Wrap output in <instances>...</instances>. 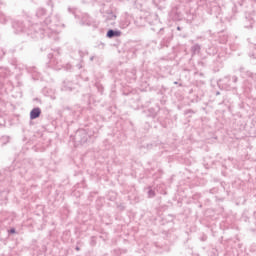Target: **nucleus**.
Here are the masks:
<instances>
[{"label": "nucleus", "mask_w": 256, "mask_h": 256, "mask_svg": "<svg viewBox=\"0 0 256 256\" xmlns=\"http://www.w3.org/2000/svg\"><path fill=\"white\" fill-rule=\"evenodd\" d=\"M61 27H65V24L61 23V16L56 14L46 18L40 25H33L31 29H33L35 33H38L40 37L45 34L48 35V37H51V33H60Z\"/></svg>", "instance_id": "f257e3e1"}, {"label": "nucleus", "mask_w": 256, "mask_h": 256, "mask_svg": "<svg viewBox=\"0 0 256 256\" xmlns=\"http://www.w3.org/2000/svg\"><path fill=\"white\" fill-rule=\"evenodd\" d=\"M74 141L76 143H80V145H85L89 141V135L87 134V131L84 129L77 130Z\"/></svg>", "instance_id": "f03ea898"}, {"label": "nucleus", "mask_w": 256, "mask_h": 256, "mask_svg": "<svg viewBox=\"0 0 256 256\" xmlns=\"http://www.w3.org/2000/svg\"><path fill=\"white\" fill-rule=\"evenodd\" d=\"M12 27L13 29H15L16 33H25V31H27V28L25 27V24H23V21H14Z\"/></svg>", "instance_id": "7ed1b4c3"}, {"label": "nucleus", "mask_w": 256, "mask_h": 256, "mask_svg": "<svg viewBox=\"0 0 256 256\" xmlns=\"http://www.w3.org/2000/svg\"><path fill=\"white\" fill-rule=\"evenodd\" d=\"M181 17H182L181 12H179L177 7L171 10L170 19H172V21H181Z\"/></svg>", "instance_id": "20e7f679"}, {"label": "nucleus", "mask_w": 256, "mask_h": 256, "mask_svg": "<svg viewBox=\"0 0 256 256\" xmlns=\"http://www.w3.org/2000/svg\"><path fill=\"white\" fill-rule=\"evenodd\" d=\"M80 23L82 25H87L88 27H91V25H93L95 21L88 14H84L82 15Z\"/></svg>", "instance_id": "39448f33"}, {"label": "nucleus", "mask_w": 256, "mask_h": 256, "mask_svg": "<svg viewBox=\"0 0 256 256\" xmlns=\"http://www.w3.org/2000/svg\"><path fill=\"white\" fill-rule=\"evenodd\" d=\"M39 117H41V108L39 107L33 108L30 111V119L35 120V119H39Z\"/></svg>", "instance_id": "423d86ee"}, {"label": "nucleus", "mask_w": 256, "mask_h": 256, "mask_svg": "<svg viewBox=\"0 0 256 256\" xmlns=\"http://www.w3.org/2000/svg\"><path fill=\"white\" fill-rule=\"evenodd\" d=\"M108 39H114V37H121V30L109 29L106 33Z\"/></svg>", "instance_id": "0eeeda50"}, {"label": "nucleus", "mask_w": 256, "mask_h": 256, "mask_svg": "<svg viewBox=\"0 0 256 256\" xmlns=\"http://www.w3.org/2000/svg\"><path fill=\"white\" fill-rule=\"evenodd\" d=\"M104 17L106 21H115V19H117V15H115L111 10H108L106 12V15H104Z\"/></svg>", "instance_id": "6e6552de"}, {"label": "nucleus", "mask_w": 256, "mask_h": 256, "mask_svg": "<svg viewBox=\"0 0 256 256\" xmlns=\"http://www.w3.org/2000/svg\"><path fill=\"white\" fill-rule=\"evenodd\" d=\"M191 53L192 55H199V53H201V45L199 44H194L191 47Z\"/></svg>", "instance_id": "1a4fd4ad"}, {"label": "nucleus", "mask_w": 256, "mask_h": 256, "mask_svg": "<svg viewBox=\"0 0 256 256\" xmlns=\"http://www.w3.org/2000/svg\"><path fill=\"white\" fill-rule=\"evenodd\" d=\"M46 13H47V10H45V8H39L36 11V17H38V19H41V17H45Z\"/></svg>", "instance_id": "9d476101"}, {"label": "nucleus", "mask_w": 256, "mask_h": 256, "mask_svg": "<svg viewBox=\"0 0 256 256\" xmlns=\"http://www.w3.org/2000/svg\"><path fill=\"white\" fill-rule=\"evenodd\" d=\"M7 21H9V18H7V16H5V14L0 12V23L5 24Z\"/></svg>", "instance_id": "9b49d317"}, {"label": "nucleus", "mask_w": 256, "mask_h": 256, "mask_svg": "<svg viewBox=\"0 0 256 256\" xmlns=\"http://www.w3.org/2000/svg\"><path fill=\"white\" fill-rule=\"evenodd\" d=\"M246 75H247V77H250L251 79L256 81V74L255 73H253L251 71H246Z\"/></svg>", "instance_id": "f8f14e48"}, {"label": "nucleus", "mask_w": 256, "mask_h": 256, "mask_svg": "<svg viewBox=\"0 0 256 256\" xmlns=\"http://www.w3.org/2000/svg\"><path fill=\"white\" fill-rule=\"evenodd\" d=\"M7 74V68L0 67V77H5Z\"/></svg>", "instance_id": "ddd939ff"}, {"label": "nucleus", "mask_w": 256, "mask_h": 256, "mask_svg": "<svg viewBox=\"0 0 256 256\" xmlns=\"http://www.w3.org/2000/svg\"><path fill=\"white\" fill-rule=\"evenodd\" d=\"M148 197L150 199H152V197H155V190L153 189L148 190Z\"/></svg>", "instance_id": "4468645a"}, {"label": "nucleus", "mask_w": 256, "mask_h": 256, "mask_svg": "<svg viewBox=\"0 0 256 256\" xmlns=\"http://www.w3.org/2000/svg\"><path fill=\"white\" fill-rule=\"evenodd\" d=\"M253 23H255V21L254 20H250V25L249 26H245L246 27V29H253Z\"/></svg>", "instance_id": "2eb2a0df"}, {"label": "nucleus", "mask_w": 256, "mask_h": 256, "mask_svg": "<svg viewBox=\"0 0 256 256\" xmlns=\"http://www.w3.org/2000/svg\"><path fill=\"white\" fill-rule=\"evenodd\" d=\"M28 73H37V68L33 67L28 69Z\"/></svg>", "instance_id": "dca6fc26"}, {"label": "nucleus", "mask_w": 256, "mask_h": 256, "mask_svg": "<svg viewBox=\"0 0 256 256\" xmlns=\"http://www.w3.org/2000/svg\"><path fill=\"white\" fill-rule=\"evenodd\" d=\"M8 233H10L11 235L17 233V231L15 230V228H11Z\"/></svg>", "instance_id": "f3484780"}, {"label": "nucleus", "mask_w": 256, "mask_h": 256, "mask_svg": "<svg viewBox=\"0 0 256 256\" xmlns=\"http://www.w3.org/2000/svg\"><path fill=\"white\" fill-rule=\"evenodd\" d=\"M5 55V52L3 49L0 48V59H3V56Z\"/></svg>", "instance_id": "a211bd4d"}, {"label": "nucleus", "mask_w": 256, "mask_h": 256, "mask_svg": "<svg viewBox=\"0 0 256 256\" xmlns=\"http://www.w3.org/2000/svg\"><path fill=\"white\" fill-rule=\"evenodd\" d=\"M238 80H239V78H237V76H232L233 83H237Z\"/></svg>", "instance_id": "6ab92c4d"}, {"label": "nucleus", "mask_w": 256, "mask_h": 256, "mask_svg": "<svg viewBox=\"0 0 256 256\" xmlns=\"http://www.w3.org/2000/svg\"><path fill=\"white\" fill-rule=\"evenodd\" d=\"M194 0H181V3H193Z\"/></svg>", "instance_id": "aec40b11"}, {"label": "nucleus", "mask_w": 256, "mask_h": 256, "mask_svg": "<svg viewBox=\"0 0 256 256\" xmlns=\"http://www.w3.org/2000/svg\"><path fill=\"white\" fill-rule=\"evenodd\" d=\"M230 80H231V77H230V76L224 77V81H230Z\"/></svg>", "instance_id": "412c9836"}, {"label": "nucleus", "mask_w": 256, "mask_h": 256, "mask_svg": "<svg viewBox=\"0 0 256 256\" xmlns=\"http://www.w3.org/2000/svg\"><path fill=\"white\" fill-rule=\"evenodd\" d=\"M78 69H83V64H77Z\"/></svg>", "instance_id": "4be33fe9"}, {"label": "nucleus", "mask_w": 256, "mask_h": 256, "mask_svg": "<svg viewBox=\"0 0 256 256\" xmlns=\"http://www.w3.org/2000/svg\"><path fill=\"white\" fill-rule=\"evenodd\" d=\"M244 70H245V68L241 67L240 68V73H243Z\"/></svg>", "instance_id": "5701e85b"}, {"label": "nucleus", "mask_w": 256, "mask_h": 256, "mask_svg": "<svg viewBox=\"0 0 256 256\" xmlns=\"http://www.w3.org/2000/svg\"><path fill=\"white\" fill-rule=\"evenodd\" d=\"M0 195H6L5 192L0 193ZM0 199H3V197L0 196Z\"/></svg>", "instance_id": "b1692460"}, {"label": "nucleus", "mask_w": 256, "mask_h": 256, "mask_svg": "<svg viewBox=\"0 0 256 256\" xmlns=\"http://www.w3.org/2000/svg\"><path fill=\"white\" fill-rule=\"evenodd\" d=\"M177 31H181V26H178V27H177Z\"/></svg>", "instance_id": "393cba45"}, {"label": "nucleus", "mask_w": 256, "mask_h": 256, "mask_svg": "<svg viewBox=\"0 0 256 256\" xmlns=\"http://www.w3.org/2000/svg\"><path fill=\"white\" fill-rule=\"evenodd\" d=\"M94 59H95V57H94V56L90 57V61H93Z\"/></svg>", "instance_id": "a878e982"}, {"label": "nucleus", "mask_w": 256, "mask_h": 256, "mask_svg": "<svg viewBox=\"0 0 256 256\" xmlns=\"http://www.w3.org/2000/svg\"><path fill=\"white\" fill-rule=\"evenodd\" d=\"M234 88H235V87H233V86H232V87H231V86L228 87V89H234Z\"/></svg>", "instance_id": "bb28decb"}, {"label": "nucleus", "mask_w": 256, "mask_h": 256, "mask_svg": "<svg viewBox=\"0 0 256 256\" xmlns=\"http://www.w3.org/2000/svg\"><path fill=\"white\" fill-rule=\"evenodd\" d=\"M49 59H51V57H53L51 54L48 55Z\"/></svg>", "instance_id": "cd10ccee"}, {"label": "nucleus", "mask_w": 256, "mask_h": 256, "mask_svg": "<svg viewBox=\"0 0 256 256\" xmlns=\"http://www.w3.org/2000/svg\"><path fill=\"white\" fill-rule=\"evenodd\" d=\"M186 113H191V110L186 111Z\"/></svg>", "instance_id": "c85d7f7f"}, {"label": "nucleus", "mask_w": 256, "mask_h": 256, "mask_svg": "<svg viewBox=\"0 0 256 256\" xmlns=\"http://www.w3.org/2000/svg\"><path fill=\"white\" fill-rule=\"evenodd\" d=\"M202 3H205V0H200Z\"/></svg>", "instance_id": "c756f323"}, {"label": "nucleus", "mask_w": 256, "mask_h": 256, "mask_svg": "<svg viewBox=\"0 0 256 256\" xmlns=\"http://www.w3.org/2000/svg\"><path fill=\"white\" fill-rule=\"evenodd\" d=\"M76 251H79V247H76Z\"/></svg>", "instance_id": "7c9ffc66"}, {"label": "nucleus", "mask_w": 256, "mask_h": 256, "mask_svg": "<svg viewBox=\"0 0 256 256\" xmlns=\"http://www.w3.org/2000/svg\"><path fill=\"white\" fill-rule=\"evenodd\" d=\"M174 85H177V82H174Z\"/></svg>", "instance_id": "2f4dec72"}, {"label": "nucleus", "mask_w": 256, "mask_h": 256, "mask_svg": "<svg viewBox=\"0 0 256 256\" xmlns=\"http://www.w3.org/2000/svg\"><path fill=\"white\" fill-rule=\"evenodd\" d=\"M159 1H165V0H159Z\"/></svg>", "instance_id": "473e14b6"}]
</instances>
